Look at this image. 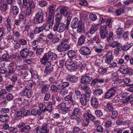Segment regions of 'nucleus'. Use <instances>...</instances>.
Instances as JSON below:
<instances>
[{
  "instance_id": "32",
  "label": "nucleus",
  "mask_w": 133,
  "mask_h": 133,
  "mask_svg": "<svg viewBox=\"0 0 133 133\" xmlns=\"http://www.w3.org/2000/svg\"><path fill=\"white\" fill-rule=\"evenodd\" d=\"M98 29L97 26L96 25H92L90 29L89 33L91 34H94L97 30Z\"/></svg>"
},
{
  "instance_id": "39",
  "label": "nucleus",
  "mask_w": 133,
  "mask_h": 133,
  "mask_svg": "<svg viewBox=\"0 0 133 133\" xmlns=\"http://www.w3.org/2000/svg\"><path fill=\"white\" fill-rule=\"evenodd\" d=\"M60 14L64 16H66L68 14L67 8L65 7H62L61 9Z\"/></svg>"
},
{
  "instance_id": "2",
  "label": "nucleus",
  "mask_w": 133,
  "mask_h": 133,
  "mask_svg": "<svg viewBox=\"0 0 133 133\" xmlns=\"http://www.w3.org/2000/svg\"><path fill=\"white\" fill-rule=\"evenodd\" d=\"M65 65L66 68L71 71L75 70L77 67V64L71 59H68L66 61Z\"/></svg>"
},
{
  "instance_id": "30",
  "label": "nucleus",
  "mask_w": 133,
  "mask_h": 133,
  "mask_svg": "<svg viewBox=\"0 0 133 133\" xmlns=\"http://www.w3.org/2000/svg\"><path fill=\"white\" fill-rule=\"evenodd\" d=\"M30 71L31 74V77L35 78H37L38 77L37 72L32 68L30 69Z\"/></svg>"
},
{
  "instance_id": "20",
  "label": "nucleus",
  "mask_w": 133,
  "mask_h": 133,
  "mask_svg": "<svg viewBox=\"0 0 133 133\" xmlns=\"http://www.w3.org/2000/svg\"><path fill=\"white\" fill-rule=\"evenodd\" d=\"M50 85L48 84H44L42 87L41 91L42 94H45L46 92H48L49 90Z\"/></svg>"
},
{
  "instance_id": "37",
  "label": "nucleus",
  "mask_w": 133,
  "mask_h": 133,
  "mask_svg": "<svg viewBox=\"0 0 133 133\" xmlns=\"http://www.w3.org/2000/svg\"><path fill=\"white\" fill-rule=\"evenodd\" d=\"M12 43L15 49H18L20 48L21 47V45L20 43H19L15 39Z\"/></svg>"
},
{
  "instance_id": "40",
  "label": "nucleus",
  "mask_w": 133,
  "mask_h": 133,
  "mask_svg": "<svg viewBox=\"0 0 133 133\" xmlns=\"http://www.w3.org/2000/svg\"><path fill=\"white\" fill-rule=\"evenodd\" d=\"M62 123L64 124H68L70 122L69 117H66L65 118H63L62 119Z\"/></svg>"
},
{
  "instance_id": "21",
  "label": "nucleus",
  "mask_w": 133,
  "mask_h": 133,
  "mask_svg": "<svg viewBox=\"0 0 133 133\" xmlns=\"http://www.w3.org/2000/svg\"><path fill=\"white\" fill-rule=\"evenodd\" d=\"M52 109V103L51 102H49L46 107H45L43 109L44 111H47L50 112Z\"/></svg>"
},
{
  "instance_id": "9",
  "label": "nucleus",
  "mask_w": 133,
  "mask_h": 133,
  "mask_svg": "<svg viewBox=\"0 0 133 133\" xmlns=\"http://www.w3.org/2000/svg\"><path fill=\"white\" fill-rule=\"evenodd\" d=\"M79 51L81 54L85 56L90 54L91 52L90 48L88 47L85 46H81Z\"/></svg>"
},
{
  "instance_id": "46",
  "label": "nucleus",
  "mask_w": 133,
  "mask_h": 133,
  "mask_svg": "<svg viewBox=\"0 0 133 133\" xmlns=\"http://www.w3.org/2000/svg\"><path fill=\"white\" fill-rule=\"evenodd\" d=\"M44 27L41 26L39 27H36L35 29V32L36 34H38L42 31L44 30Z\"/></svg>"
},
{
  "instance_id": "5",
  "label": "nucleus",
  "mask_w": 133,
  "mask_h": 133,
  "mask_svg": "<svg viewBox=\"0 0 133 133\" xmlns=\"http://www.w3.org/2000/svg\"><path fill=\"white\" fill-rule=\"evenodd\" d=\"M84 23L82 20L80 19L79 21L77 17L74 18L71 24V26L73 29H75L78 27H80L81 25H83Z\"/></svg>"
},
{
  "instance_id": "1",
  "label": "nucleus",
  "mask_w": 133,
  "mask_h": 133,
  "mask_svg": "<svg viewBox=\"0 0 133 133\" xmlns=\"http://www.w3.org/2000/svg\"><path fill=\"white\" fill-rule=\"evenodd\" d=\"M83 117L85 122H83L82 124L84 127L87 126L88 125L90 120L93 121L95 119V117L91 114L90 110H86V112L84 114Z\"/></svg>"
},
{
  "instance_id": "27",
  "label": "nucleus",
  "mask_w": 133,
  "mask_h": 133,
  "mask_svg": "<svg viewBox=\"0 0 133 133\" xmlns=\"http://www.w3.org/2000/svg\"><path fill=\"white\" fill-rule=\"evenodd\" d=\"M103 93V90L101 89H97L93 92L94 95L96 96H98Z\"/></svg>"
},
{
  "instance_id": "48",
  "label": "nucleus",
  "mask_w": 133,
  "mask_h": 133,
  "mask_svg": "<svg viewBox=\"0 0 133 133\" xmlns=\"http://www.w3.org/2000/svg\"><path fill=\"white\" fill-rule=\"evenodd\" d=\"M43 48H37L36 52V54L37 56L41 55L43 52Z\"/></svg>"
},
{
  "instance_id": "19",
  "label": "nucleus",
  "mask_w": 133,
  "mask_h": 133,
  "mask_svg": "<svg viewBox=\"0 0 133 133\" xmlns=\"http://www.w3.org/2000/svg\"><path fill=\"white\" fill-rule=\"evenodd\" d=\"M85 38L84 35H82L80 36L78 40L77 45L79 46L82 45L85 42Z\"/></svg>"
},
{
  "instance_id": "17",
  "label": "nucleus",
  "mask_w": 133,
  "mask_h": 133,
  "mask_svg": "<svg viewBox=\"0 0 133 133\" xmlns=\"http://www.w3.org/2000/svg\"><path fill=\"white\" fill-rule=\"evenodd\" d=\"M66 79L67 80L72 83H76L78 81V77L75 76H69Z\"/></svg>"
},
{
  "instance_id": "36",
  "label": "nucleus",
  "mask_w": 133,
  "mask_h": 133,
  "mask_svg": "<svg viewBox=\"0 0 133 133\" xmlns=\"http://www.w3.org/2000/svg\"><path fill=\"white\" fill-rule=\"evenodd\" d=\"M124 12L125 10L123 8L116 9L115 11L116 14L117 16L120 15L121 13H123Z\"/></svg>"
},
{
  "instance_id": "58",
  "label": "nucleus",
  "mask_w": 133,
  "mask_h": 133,
  "mask_svg": "<svg viewBox=\"0 0 133 133\" xmlns=\"http://www.w3.org/2000/svg\"><path fill=\"white\" fill-rule=\"evenodd\" d=\"M28 4L29 7L31 9H33L35 7V5L33 0H29L28 1Z\"/></svg>"
},
{
  "instance_id": "45",
  "label": "nucleus",
  "mask_w": 133,
  "mask_h": 133,
  "mask_svg": "<svg viewBox=\"0 0 133 133\" xmlns=\"http://www.w3.org/2000/svg\"><path fill=\"white\" fill-rule=\"evenodd\" d=\"M112 19L110 18H107L105 22H106V25L109 28H111L112 27Z\"/></svg>"
},
{
  "instance_id": "60",
  "label": "nucleus",
  "mask_w": 133,
  "mask_h": 133,
  "mask_svg": "<svg viewBox=\"0 0 133 133\" xmlns=\"http://www.w3.org/2000/svg\"><path fill=\"white\" fill-rule=\"evenodd\" d=\"M129 35V32L128 31H126L123 34V37L124 39L126 40H128Z\"/></svg>"
},
{
  "instance_id": "63",
  "label": "nucleus",
  "mask_w": 133,
  "mask_h": 133,
  "mask_svg": "<svg viewBox=\"0 0 133 133\" xmlns=\"http://www.w3.org/2000/svg\"><path fill=\"white\" fill-rule=\"evenodd\" d=\"M96 115L98 117H100L103 115V113L101 110H97L95 112Z\"/></svg>"
},
{
  "instance_id": "56",
  "label": "nucleus",
  "mask_w": 133,
  "mask_h": 133,
  "mask_svg": "<svg viewBox=\"0 0 133 133\" xmlns=\"http://www.w3.org/2000/svg\"><path fill=\"white\" fill-rule=\"evenodd\" d=\"M9 131L13 133H16L18 131V129L17 128L14 127H10L9 128Z\"/></svg>"
},
{
  "instance_id": "6",
  "label": "nucleus",
  "mask_w": 133,
  "mask_h": 133,
  "mask_svg": "<svg viewBox=\"0 0 133 133\" xmlns=\"http://www.w3.org/2000/svg\"><path fill=\"white\" fill-rule=\"evenodd\" d=\"M65 30V24L63 23L60 22L56 23L54 27V31L61 33Z\"/></svg>"
},
{
  "instance_id": "35",
  "label": "nucleus",
  "mask_w": 133,
  "mask_h": 133,
  "mask_svg": "<svg viewBox=\"0 0 133 133\" xmlns=\"http://www.w3.org/2000/svg\"><path fill=\"white\" fill-rule=\"evenodd\" d=\"M133 45V43H126L123 47V50L125 51L128 50L131 48Z\"/></svg>"
},
{
  "instance_id": "12",
  "label": "nucleus",
  "mask_w": 133,
  "mask_h": 133,
  "mask_svg": "<svg viewBox=\"0 0 133 133\" xmlns=\"http://www.w3.org/2000/svg\"><path fill=\"white\" fill-rule=\"evenodd\" d=\"M92 78L91 75L87 74H85L84 76H82L81 80L87 83H89Z\"/></svg>"
},
{
  "instance_id": "57",
  "label": "nucleus",
  "mask_w": 133,
  "mask_h": 133,
  "mask_svg": "<svg viewBox=\"0 0 133 133\" xmlns=\"http://www.w3.org/2000/svg\"><path fill=\"white\" fill-rule=\"evenodd\" d=\"M19 42L21 45H25L27 44V42L26 39L24 38H22L19 40Z\"/></svg>"
},
{
  "instance_id": "41",
  "label": "nucleus",
  "mask_w": 133,
  "mask_h": 133,
  "mask_svg": "<svg viewBox=\"0 0 133 133\" xmlns=\"http://www.w3.org/2000/svg\"><path fill=\"white\" fill-rule=\"evenodd\" d=\"M32 27L31 26H28L26 28V29L27 30L28 34H36L35 32V30H33Z\"/></svg>"
},
{
  "instance_id": "26",
  "label": "nucleus",
  "mask_w": 133,
  "mask_h": 133,
  "mask_svg": "<svg viewBox=\"0 0 133 133\" xmlns=\"http://www.w3.org/2000/svg\"><path fill=\"white\" fill-rule=\"evenodd\" d=\"M62 18V16L61 14L57 13L55 16V20L56 23H59L61 22Z\"/></svg>"
},
{
  "instance_id": "49",
  "label": "nucleus",
  "mask_w": 133,
  "mask_h": 133,
  "mask_svg": "<svg viewBox=\"0 0 133 133\" xmlns=\"http://www.w3.org/2000/svg\"><path fill=\"white\" fill-rule=\"evenodd\" d=\"M26 91L25 96H26L28 98H30L32 96L33 92L32 90L28 89V88Z\"/></svg>"
},
{
  "instance_id": "23",
  "label": "nucleus",
  "mask_w": 133,
  "mask_h": 133,
  "mask_svg": "<svg viewBox=\"0 0 133 133\" xmlns=\"http://www.w3.org/2000/svg\"><path fill=\"white\" fill-rule=\"evenodd\" d=\"M81 87L83 89L84 91H89L90 89L89 87L87 86V83H86L82 81H81Z\"/></svg>"
},
{
  "instance_id": "64",
  "label": "nucleus",
  "mask_w": 133,
  "mask_h": 133,
  "mask_svg": "<svg viewBox=\"0 0 133 133\" xmlns=\"http://www.w3.org/2000/svg\"><path fill=\"white\" fill-rule=\"evenodd\" d=\"M50 89L52 92L55 93L57 91L58 88V87H57L55 85H53L51 87Z\"/></svg>"
},
{
  "instance_id": "16",
  "label": "nucleus",
  "mask_w": 133,
  "mask_h": 133,
  "mask_svg": "<svg viewBox=\"0 0 133 133\" xmlns=\"http://www.w3.org/2000/svg\"><path fill=\"white\" fill-rule=\"evenodd\" d=\"M129 70L128 67L126 65H123L121 66L120 68L119 71L123 74H126Z\"/></svg>"
},
{
  "instance_id": "38",
  "label": "nucleus",
  "mask_w": 133,
  "mask_h": 133,
  "mask_svg": "<svg viewBox=\"0 0 133 133\" xmlns=\"http://www.w3.org/2000/svg\"><path fill=\"white\" fill-rule=\"evenodd\" d=\"M64 99L65 101H69L71 102H73L74 101L72 96L71 95L66 96L64 97Z\"/></svg>"
},
{
  "instance_id": "11",
  "label": "nucleus",
  "mask_w": 133,
  "mask_h": 133,
  "mask_svg": "<svg viewBox=\"0 0 133 133\" xmlns=\"http://www.w3.org/2000/svg\"><path fill=\"white\" fill-rule=\"evenodd\" d=\"M44 70V73L47 75H49L52 72L54 68L51 66L50 63H48L47 65H45Z\"/></svg>"
},
{
  "instance_id": "4",
  "label": "nucleus",
  "mask_w": 133,
  "mask_h": 133,
  "mask_svg": "<svg viewBox=\"0 0 133 133\" xmlns=\"http://www.w3.org/2000/svg\"><path fill=\"white\" fill-rule=\"evenodd\" d=\"M67 41V39H65L61 42L60 44L58 45L57 48V49L58 51H65L68 49L69 45L66 43Z\"/></svg>"
},
{
  "instance_id": "42",
  "label": "nucleus",
  "mask_w": 133,
  "mask_h": 133,
  "mask_svg": "<svg viewBox=\"0 0 133 133\" xmlns=\"http://www.w3.org/2000/svg\"><path fill=\"white\" fill-rule=\"evenodd\" d=\"M64 62V59L62 58L59 60V62H57V65L59 68H62L63 66Z\"/></svg>"
},
{
  "instance_id": "47",
  "label": "nucleus",
  "mask_w": 133,
  "mask_h": 133,
  "mask_svg": "<svg viewBox=\"0 0 133 133\" xmlns=\"http://www.w3.org/2000/svg\"><path fill=\"white\" fill-rule=\"evenodd\" d=\"M68 93V91L66 89H63L59 91V94L62 96L65 95Z\"/></svg>"
},
{
  "instance_id": "24",
  "label": "nucleus",
  "mask_w": 133,
  "mask_h": 133,
  "mask_svg": "<svg viewBox=\"0 0 133 133\" xmlns=\"http://www.w3.org/2000/svg\"><path fill=\"white\" fill-rule=\"evenodd\" d=\"M10 60V57L8 54H4L3 55L2 57H0V60L1 61L8 62Z\"/></svg>"
},
{
  "instance_id": "53",
  "label": "nucleus",
  "mask_w": 133,
  "mask_h": 133,
  "mask_svg": "<svg viewBox=\"0 0 133 133\" xmlns=\"http://www.w3.org/2000/svg\"><path fill=\"white\" fill-rule=\"evenodd\" d=\"M14 103L17 104H18L19 105L23 104L22 98H18L14 100Z\"/></svg>"
},
{
  "instance_id": "8",
  "label": "nucleus",
  "mask_w": 133,
  "mask_h": 133,
  "mask_svg": "<svg viewBox=\"0 0 133 133\" xmlns=\"http://www.w3.org/2000/svg\"><path fill=\"white\" fill-rule=\"evenodd\" d=\"M42 112V110L40 109H32L31 112V115L35 116L38 115V118L40 120L44 118V116H41V114Z\"/></svg>"
},
{
  "instance_id": "59",
  "label": "nucleus",
  "mask_w": 133,
  "mask_h": 133,
  "mask_svg": "<svg viewBox=\"0 0 133 133\" xmlns=\"http://www.w3.org/2000/svg\"><path fill=\"white\" fill-rule=\"evenodd\" d=\"M90 90H89V91H86V93L84 95V98L86 100H89V99L90 98Z\"/></svg>"
},
{
  "instance_id": "44",
  "label": "nucleus",
  "mask_w": 133,
  "mask_h": 133,
  "mask_svg": "<svg viewBox=\"0 0 133 133\" xmlns=\"http://www.w3.org/2000/svg\"><path fill=\"white\" fill-rule=\"evenodd\" d=\"M18 8L16 6H14L12 7V12L14 15H17L19 12Z\"/></svg>"
},
{
  "instance_id": "3",
  "label": "nucleus",
  "mask_w": 133,
  "mask_h": 133,
  "mask_svg": "<svg viewBox=\"0 0 133 133\" xmlns=\"http://www.w3.org/2000/svg\"><path fill=\"white\" fill-rule=\"evenodd\" d=\"M20 54L21 56L23 58H26L28 56L32 57L34 54V52L30 50L27 48H24L20 51Z\"/></svg>"
},
{
  "instance_id": "14",
  "label": "nucleus",
  "mask_w": 133,
  "mask_h": 133,
  "mask_svg": "<svg viewBox=\"0 0 133 133\" xmlns=\"http://www.w3.org/2000/svg\"><path fill=\"white\" fill-rule=\"evenodd\" d=\"M6 43L7 44V47H8L11 44V42L13 43L15 41V39L12 35H9L6 37L5 38Z\"/></svg>"
},
{
  "instance_id": "31",
  "label": "nucleus",
  "mask_w": 133,
  "mask_h": 133,
  "mask_svg": "<svg viewBox=\"0 0 133 133\" xmlns=\"http://www.w3.org/2000/svg\"><path fill=\"white\" fill-rule=\"evenodd\" d=\"M123 32L122 28H119L117 29L116 31V35L118 38L119 39L121 38L122 34Z\"/></svg>"
},
{
  "instance_id": "52",
  "label": "nucleus",
  "mask_w": 133,
  "mask_h": 133,
  "mask_svg": "<svg viewBox=\"0 0 133 133\" xmlns=\"http://www.w3.org/2000/svg\"><path fill=\"white\" fill-rule=\"evenodd\" d=\"M118 116V114L117 111H114L112 112L111 117V119H114L117 117Z\"/></svg>"
},
{
  "instance_id": "10",
  "label": "nucleus",
  "mask_w": 133,
  "mask_h": 133,
  "mask_svg": "<svg viewBox=\"0 0 133 133\" xmlns=\"http://www.w3.org/2000/svg\"><path fill=\"white\" fill-rule=\"evenodd\" d=\"M117 90V88L115 87H113L109 90L106 93L104 98H108L111 97L114 95Z\"/></svg>"
},
{
  "instance_id": "13",
  "label": "nucleus",
  "mask_w": 133,
  "mask_h": 133,
  "mask_svg": "<svg viewBox=\"0 0 133 133\" xmlns=\"http://www.w3.org/2000/svg\"><path fill=\"white\" fill-rule=\"evenodd\" d=\"M48 57L49 60L50 62L56 60L57 58V56L55 54L52 52L49 51L47 53Z\"/></svg>"
},
{
  "instance_id": "25",
  "label": "nucleus",
  "mask_w": 133,
  "mask_h": 133,
  "mask_svg": "<svg viewBox=\"0 0 133 133\" xmlns=\"http://www.w3.org/2000/svg\"><path fill=\"white\" fill-rule=\"evenodd\" d=\"M9 118L7 114L1 115L0 116V121L2 123L6 122L8 121Z\"/></svg>"
},
{
  "instance_id": "50",
  "label": "nucleus",
  "mask_w": 133,
  "mask_h": 133,
  "mask_svg": "<svg viewBox=\"0 0 133 133\" xmlns=\"http://www.w3.org/2000/svg\"><path fill=\"white\" fill-rule=\"evenodd\" d=\"M113 36V33L111 31H109V35L107 38L108 42L110 43L111 42V39Z\"/></svg>"
},
{
  "instance_id": "54",
  "label": "nucleus",
  "mask_w": 133,
  "mask_h": 133,
  "mask_svg": "<svg viewBox=\"0 0 133 133\" xmlns=\"http://www.w3.org/2000/svg\"><path fill=\"white\" fill-rule=\"evenodd\" d=\"M126 103L129 102L131 104H133V97L131 96L128 97L125 99Z\"/></svg>"
},
{
  "instance_id": "34",
  "label": "nucleus",
  "mask_w": 133,
  "mask_h": 133,
  "mask_svg": "<svg viewBox=\"0 0 133 133\" xmlns=\"http://www.w3.org/2000/svg\"><path fill=\"white\" fill-rule=\"evenodd\" d=\"M68 55L69 58H74L76 56V53L74 50H70L68 52Z\"/></svg>"
},
{
  "instance_id": "15",
  "label": "nucleus",
  "mask_w": 133,
  "mask_h": 133,
  "mask_svg": "<svg viewBox=\"0 0 133 133\" xmlns=\"http://www.w3.org/2000/svg\"><path fill=\"white\" fill-rule=\"evenodd\" d=\"M47 55V53L45 54L40 60V62L42 64H44L45 65H47L48 63H50L48 61L49 59Z\"/></svg>"
},
{
  "instance_id": "29",
  "label": "nucleus",
  "mask_w": 133,
  "mask_h": 133,
  "mask_svg": "<svg viewBox=\"0 0 133 133\" xmlns=\"http://www.w3.org/2000/svg\"><path fill=\"white\" fill-rule=\"evenodd\" d=\"M78 116L76 114L72 113L71 115L70 116V118L71 119L74 120H76L77 123H79L81 121V119L78 117Z\"/></svg>"
},
{
  "instance_id": "51",
  "label": "nucleus",
  "mask_w": 133,
  "mask_h": 133,
  "mask_svg": "<svg viewBox=\"0 0 133 133\" xmlns=\"http://www.w3.org/2000/svg\"><path fill=\"white\" fill-rule=\"evenodd\" d=\"M31 9L30 8L28 7L25 11V15L26 16H29L31 13Z\"/></svg>"
},
{
  "instance_id": "28",
  "label": "nucleus",
  "mask_w": 133,
  "mask_h": 133,
  "mask_svg": "<svg viewBox=\"0 0 133 133\" xmlns=\"http://www.w3.org/2000/svg\"><path fill=\"white\" fill-rule=\"evenodd\" d=\"M13 35L14 37L16 38H18L20 36L19 30L18 28L13 30Z\"/></svg>"
},
{
  "instance_id": "43",
  "label": "nucleus",
  "mask_w": 133,
  "mask_h": 133,
  "mask_svg": "<svg viewBox=\"0 0 133 133\" xmlns=\"http://www.w3.org/2000/svg\"><path fill=\"white\" fill-rule=\"evenodd\" d=\"M6 94V92L5 89H2L0 91V98L3 99L5 98V96Z\"/></svg>"
},
{
  "instance_id": "7",
  "label": "nucleus",
  "mask_w": 133,
  "mask_h": 133,
  "mask_svg": "<svg viewBox=\"0 0 133 133\" xmlns=\"http://www.w3.org/2000/svg\"><path fill=\"white\" fill-rule=\"evenodd\" d=\"M35 19L36 22L38 23H41L43 21V16L42 10L39 9L37 12L36 14Z\"/></svg>"
},
{
  "instance_id": "22",
  "label": "nucleus",
  "mask_w": 133,
  "mask_h": 133,
  "mask_svg": "<svg viewBox=\"0 0 133 133\" xmlns=\"http://www.w3.org/2000/svg\"><path fill=\"white\" fill-rule=\"evenodd\" d=\"M55 5H52L49 6L48 8L49 10V13L50 16H54V11L56 7Z\"/></svg>"
},
{
  "instance_id": "18",
  "label": "nucleus",
  "mask_w": 133,
  "mask_h": 133,
  "mask_svg": "<svg viewBox=\"0 0 133 133\" xmlns=\"http://www.w3.org/2000/svg\"><path fill=\"white\" fill-rule=\"evenodd\" d=\"M91 105L95 108H97L98 107V102L96 98L93 97L91 98Z\"/></svg>"
},
{
  "instance_id": "62",
  "label": "nucleus",
  "mask_w": 133,
  "mask_h": 133,
  "mask_svg": "<svg viewBox=\"0 0 133 133\" xmlns=\"http://www.w3.org/2000/svg\"><path fill=\"white\" fill-rule=\"evenodd\" d=\"M101 37L102 39L105 38L108 35V32H100Z\"/></svg>"
},
{
  "instance_id": "61",
  "label": "nucleus",
  "mask_w": 133,
  "mask_h": 133,
  "mask_svg": "<svg viewBox=\"0 0 133 133\" xmlns=\"http://www.w3.org/2000/svg\"><path fill=\"white\" fill-rule=\"evenodd\" d=\"M38 5L41 7H43L46 6L47 5V4L46 1H42L39 2Z\"/></svg>"
},
{
  "instance_id": "33",
  "label": "nucleus",
  "mask_w": 133,
  "mask_h": 133,
  "mask_svg": "<svg viewBox=\"0 0 133 133\" xmlns=\"http://www.w3.org/2000/svg\"><path fill=\"white\" fill-rule=\"evenodd\" d=\"M54 16H50L48 17L46 23L53 26L54 24Z\"/></svg>"
},
{
  "instance_id": "55",
  "label": "nucleus",
  "mask_w": 133,
  "mask_h": 133,
  "mask_svg": "<svg viewBox=\"0 0 133 133\" xmlns=\"http://www.w3.org/2000/svg\"><path fill=\"white\" fill-rule=\"evenodd\" d=\"M6 98L8 101H10L13 99L14 96L12 94L10 93H9L6 95Z\"/></svg>"
}]
</instances>
